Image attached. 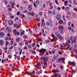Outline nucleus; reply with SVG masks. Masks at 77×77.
Returning a JSON list of instances; mask_svg holds the SVG:
<instances>
[{
	"label": "nucleus",
	"mask_w": 77,
	"mask_h": 77,
	"mask_svg": "<svg viewBox=\"0 0 77 77\" xmlns=\"http://www.w3.org/2000/svg\"><path fill=\"white\" fill-rule=\"evenodd\" d=\"M73 3L76 5H77V3H76V2H75V0H73Z\"/></svg>",
	"instance_id": "nucleus-60"
},
{
	"label": "nucleus",
	"mask_w": 77,
	"mask_h": 77,
	"mask_svg": "<svg viewBox=\"0 0 77 77\" xmlns=\"http://www.w3.org/2000/svg\"><path fill=\"white\" fill-rule=\"evenodd\" d=\"M67 14L68 15H71V12L69 11H67Z\"/></svg>",
	"instance_id": "nucleus-40"
},
{
	"label": "nucleus",
	"mask_w": 77,
	"mask_h": 77,
	"mask_svg": "<svg viewBox=\"0 0 77 77\" xmlns=\"http://www.w3.org/2000/svg\"><path fill=\"white\" fill-rule=\"evenodd\" d=\"M9 44L8 42H6V46H7Z\"/></svg>",
	"instance_id": "nucleus-58"
},
{
	"label": "nucleus",
	"mask_w": 77,
	"mask_h": 77,
	"mask_svg": "<svg viewBox=\"0 0 77 77\" xmlns=\"http://www.w3.org/2000/svg\"><path fill=\"white\" fill-rule=\"evenodd\" d=\"M32 53H34V54H36V52H35V51H33Z\"/></svg>",
	"instance_id": "nucleus-64"
},
{
	"label": "nucleus",
	"mask_w": 77,
	"mask_h": 77,
	"mask_svg": "<svg viewBox=\"0 0 77 77\" xmlns=\"http://www.w3.org/2000/svg\"><path fill=\"white\" fill-rule=\"evenodd\" d=\"M58 57H59V54H56V55H54V60H57V59Z\"/></svg>",
	"instance_id": "nucleus-6"
},
{
	"label": "nucleus",
	"mask_w": 77,
	"mask_h": 77,
	"mask_svg": "<svg viewBox=\"0 0 77 77\" xmlns=\"http://www.w3.org/2000/svg\"><path fill=\"white\" fill-rule=\"evenodd\" d=\"M46 51V49H40V50L39 53H44Z\"/></svg>",
	"instance_id": "nucleus-4"
},
{
	"label": "nucleus",
	"mask_w": 77,
	"mask_h": 77,
	"mask_svg": "<svg viewBox=\"0 0 77 77\" xmlns=\"http://www.w3.org/2000/svg\"><path fill=\"white\" fill-rule=\"evenodd\" d=\"M66 4H68V1L66 0L64 2V5L66 6L67 5Z\"/></svg>",
	"instance_id": "nucleus-33"
},
{
	"label": "nucleus",
	"mask_w": 77,
	"mask_h": 77,
	"mask_svg": "<svg viewBox=\"0 0 77 77\" xmlns=\"http://www.w3.org/2000/svg\"><path fill=\"white\" fill-rule=\"evenodd\" d=\"M8 10L9 11H12V9L11 8H8Z\"/></svg>",
	"instance_id": "nucleus-42"
},
{
	"label": "nucleus",
	"mask_w": 77,
	"mask_h": 77,
	"mask_svg": "<svg viewBox=\"0 0 77 77\" xmlns=\"http://www.w3.org/2000/svg\"><path fill=\"white\" fill-rule=\"evenodd\" d=\"M55 77H61V76H60V75L57 74L56 75H55Z\"/></svg>",
	"instance_id": "nucleus-19"
},
{
	"label": "nucleus",
	"mask_w": 77,
	"mask_h": 77,
	"mask_svg": "<svg viewBox=\"0 0 77 77\" xmlns=\"http://www.w3.org/2000/svg\"><path fill=\"white\" fill-rule=\"evenodd\" d=\"M42 7L43 8H45L46 7V5L45 4H43L42 5Z\"/></svg>",
	"instance_id": "nucleus-50"
},
{
	"label": "nucleus",
	"mask_w": 77,
	"mask_h": 77,
	"mask_svg": "<svg viewBox=\"0 0 77 77\" xmlns=\"http://www.w3.org/2000/svg\"><path fill=\"white\" fill-rule=\"evenodd\" d=\"M25 31L24 30H22V31L21 32V35L22 36L24 34Z\"/></svg>",
	"instance_id": "nucleus-28"
},
{
	"label": "nucleus",
	"mask_w": 77,
	"mask_h": 77,
	"mask_svg": "<svg viewBox=\"0 0 77 77\" xmlns=\"http://www.w3.org/2000/svg\"><path fill=\"white\" fill-rule=\"evenodd\" d=\"M63 45H61L60 46V49L61 50H63Z\"/></svg>",
	"instance_id": "nucleus-46"
},
{
	"label": "nucleus",
	"mask_w": 77,
	"mask_h": 77,
	"mask_svg": "<svg viewBox=\"0 0 77 77\" xmlns=\"http://www.w3.org/2000/svg\"><path fill=\"white\" fill-rule=\"evenodd\" d=\"M3 2L5 5H7L8 3V1L6 0H3Z\"/></svg>",
	"instance_id": "nucleus-25"
},
{
	"label": "nucleus",
	"mask_w": 77,
	"mask_h": 77,
	"mask_svg": "<svg viewBox=\"0 0 77 77\" xmlns=\"http://www.w3.org/2000/svg\"><path fill=\"white\" fill-rule=\"evenodd\" d=\"M33 5H34L35 7V8H37V5H36L35 4V2H34V3H33Z\"/></svg>",
	"instance_id": "nucleus-37"
},
{
	"label": "nucleus",
	"mask_w": 77,
	"mask_h": 77,
	"mask_svg": "<svg viewBox=\"0 0 77 77\" xmlns=\"http://www.w3.org/2000/svg\"><path fill=\"white\" fill-rule=\"evenodd\" d=\"M71 64L73 66H75V63L74 61L72 62Z\"/></svg>",
	"instance_id": "nucleus-24"
},
{
	"label": "nucleus",
	"mask_w": 77,
	"mask_h": 77,
	"mask_svg": "<svg viewBox=\"0 0 77 77\" xmlns=\"http://www.w3.org/2000/svg\"><path fill=\"white\" fill-rule=\"evenodd\" d=\"M64 29V27H63V26H61V27L60 29H59V31H60V30L63 31Z\"/></svg>",
	"instance_id": "nucleus-16"
},
{
	"label": "nucleus",
	"mask_w": 77,
	"mask_h": 77,
	"mask_svg": "<svg viewBox=\"0 0 77 77\" xmlns=\"http://www.w3.org/2000/svg\"><path fill=\"white\" fill-rule=\"evenodd\" d=\"M45 21V20L43 18H42V23H41L42 25L43 26H45V23H44Z\"/></svg>",
	"instance_id": "nucleus-7"
},
{
	"label": "nucleus",
	"mask_w": 77,
	"mask_h": 77,
	"mask_svg": "<svg viewBox=\"0 0 77 77\" xmlns=\"http://www.w3.org/2000/svg\"><path fill=\"white\" fill-rule=\"evenodd\" d=\"M26 74H27L28 75H32V74L31 73V72H26Z\"/></svg>",
	"instance_id": "nucleus-18"
},
{
	"label": "nucleus",
	"mask_w": 77,
	"mask_h": 77,
	"mask_svg": "<svg viewBox=\"0 0 77 77\" xmlns=\"http://www.w3.org/2000/svg\"><path fill=\"white\" fill-rule=\"evenodd\" d=\"M41 60H43L44 62L48 61V60L47 58H45V57H41Z\"/></svg>",
	"instance_id": "nucleus-2"
},
{
	"label": "nucleus",
	"mask_w": 77,
	"mask_h": 77,
	"mask_svg": "<svg viewBox=\"0 0 77 77\" xmlns=\"http://www.w3.org/2000/svg\"><path fill=\"white\" fill-rule=\"evenodd\" d=\"M20 9L21 10H23V6H20Z\"/></svg>",
	"instance_id": "nucleus-52"
},
{
	"label": "nucleus",
	"mask_w": 77,
	"mask_h": 77,
	"mask_svg": "<svg viewBox=\"0 0 77 77\" xmlns=\"http://www.w3.org/2000/svg\"><path fill=\"white\" fill-rule=\"evenodd\" d=\"M14 27H16L17 26V24L15 23L14 24Z\"/></svg>",
	"instance_id": "nucleus-53"
},
{
	"label": "nucleus",
	"mask_w": 77,
	"mask_h": 77,
	"mask_svg": "<svg viewBox=\"0 0 77 77\" xmlns=\"http://www.w3.org/2000/svg\"><path fill=\"white\" fill-rule=\"evenodd\" d=\"M55 72H56L57 73L59 72V70L57 69H56Z\"/></svg>",
	"instance_id": "nucleus-63"
},
{
	"label": "nucleus",
	"mask_w": 77,
	"mask_h": 77,
	"mask_svg": "<svg viewBox=\"0 0 77 77\" xmlns=\"http://www.w3.org/2000/svg\"><path fill=\"white\" fill-rule=\"evenodd\" d=\"M8 49V48H7V46H6V48H5H5H4V49L5 50H7Z\"/></svg>",
	"instance_id": "nucleus-57"
},
{
	"label": "nucleus",
	"mask_w": 77,
	"mask_h": 77,
	"mask_svg": "<svg viewBox=\"0 0 77 77\" xmlns=\"http://www.w3.org/2000/svg\"><path fill=\"white\" fill-rule=\"evenodd\" d=\"M4 43V42L2 40H0V45L1 46H2L3 45Z\"/></svg>",
	"instance_id": "nucleus-12"
},
{
	"label": "nucleus",
	"mask_w": 77,
	"mask_h": 77,
	"mask_svg": "<svg viewBox=\"0 0 77 77\" xmlns=\"http://www.w3.org/2000/svg\"><path fill=\"white\" fill-rule=\"evenodd\" d=\"M18 49H19V51H20V54H19V55H20L21 54L22 52V49H20V48H18Z\"/></svg>",
	"instance_id": "nucleus-21"
},
{
	"label": "nucleus",
	"mask_w": 77,
	"mask_h": 77,
	"mask_svg": "<svg viewBox=\"0 0 77 77\" xmlns=\"http://www.w3.org/2000/svg\"><path fill=\"white\" fill-rule=\"evenodd\" d=\"M72 32L73 33L75 32L74 30L73 29V28H72L71 29Z\"/></svg>",
	"instance_id": "nucleus-61"
},
{
	"label": "nucleus",
	"mask_w": 77,
	"mask_h": 77,
	"mask_svg": "<svg viewBox=\"0 0 77 77\" xmlns=\"http://www.w3.org/2000/svg\"><path fill=\"white\" fill-rule=\"evenodd\" d=\"M52 53L53 54H54V53H55V49L52 50Z\"/></svg>",
	"instance_id": "nucleus-35"
},
{
	"label": "nucleus",
	"mask_w": 77,
	"mask_h": 77,
	"mask_svg": "<svg viewBox=\"0 0 77 77\" xmlns=\"http://www.w3.org/2000/svg\"><path fill=\"white\" fill-rule=\"evenodd\" d=\"M35 3L37 5H39L40 4V2L38 0H37L35 2Z\"/></svg>",
	"instance_id": "nucleus-10"
},
{
	"label": "nucleus",
	"mask_w": 77,
	"mask_h": 77,
	"mask_svg": "<svg viewBox=\"0 0 77 77\" xmlns=\"http://www.w3.org/2000/svg\"><path fill=\"white\" fill-rule=\"evenodd\" d=\"M53 14L54 15H56V11L55 10H54L53 12Z\"/></svg>",
	"instance_id": "nucleus-44"
},
{
	"label": "nucleus",
	"mask_w": 77,
	"mask_h": 77,
	"mask_svg": "<svg viewBox=\"0 0 77 77\" xmlns=\"http://www.w3.org/2000/svg\"><path fill=\"white\" fill-rule=\"evenodd\" d=\"M58 38L60 40H63V37L62 36H59Z\"/></svg>",
	"instance_id": "nucleus-22"
},
{
	"label": "nucleus",
	"mask_w": 77,
	"mask_h": 77,
	"mask_svg": "<svg viewBox=\"0 0 77 77\" xmlns=\"http://www.w3.org/2000/svg\"><path fill=\"white\" fill-rule=\"evenodd\" d=\"M19 45L20 46L22 47L23 45V42H20V43Z\"/></svg>",
	"instance_id": "nucleus-34"
},
{
	"label": "nucleus",
	"mask_w": 77,
	"mask_h": 77,
	"mask_svg": "<svg viewBox=\"0 0 77 77\" xmlns=\"http://www.w3.org/2000/svg\"><path fill=\"white\" fill-rule=\"evenodd\" d=\"M20 32H19L17 31L16 33V35H20Z\"/></svg>",
	"instance_id": "nucleus-38"
},
{
	"label": "nucleus",
	"mask_w": 77,
	"mask_h": 77,
	"mask_svg": "<svg viewBox=\"0 0 77 77\" xmlns=\"http://www.w3.org/2000/svg\"><path fill=\"white\" fill-rule=\"evenodd\" d=\"M13 33L15 35H16V33L17 32V30L16 29H14L13 31Z\"/></svg>",
	"instance_id": "nucleus-15"
},
{
	"label": "nucleus",
	"mask_w": 77,
	"mask_h": 77,
	"mask_svg": "<svg viewBox=\"0 0 77 77\" xmlns=\"http://www.w3.org/2000/svg\"><path fill=\"white\" fill-rule=\"evenodd\" d=\"M23 4H25L26 3H27V1H25L23 0Z\"/></svg>",
	"instance_id": "nucleus-39"
},
{
	"label": "nucleus",
	"mask_w": 77,
	"mask_h": 77,
	"mask_svg": "<svg viewBox=\"0 0 77 77\" xmlns=\"http://www.w3.org/2000/svg\"><path fill=\"white\" fill-rule=\"evenodd\" d=\"M66 18L67 19H69V18L70 17L69 16H68V15L66 16Z\"/></svg>",
	"instance_id": "nucleus-59"
},
{
	"label": "nucleus",
	"mask_w": 77,
	"mask_h": 77,
	"mask_svg": "<svg viewBox=\"0 0 77 77\" xmlns=\"http://www.w3.org/2000/svg\"><path fill=\"white\" fill-rule=\"evenodd\" d=\"M51 37L55 39V35H54V34H51Z\"/></svg>",
	"instance_id": "nucleus-43"
},
{
	"label": "nucleus",
	"mask_w": 77,
	"mask_h": 77,
	"mask_svg": "<svg viewBox=\"0 0 77 77\" xmlns=\"http://www.w3.org/2000/svg\"><path fill=\"white\" fill-rule=\"evenodd\" d=\"M55 2L56 3L57 5H59V3H58V2H57V0H55Z\"/></svg>",
	"instance_id": "nucleus-48"
},
{
	"label": "nucleus",
	"mask_w": 77,
	"mask_h": 77,
	"mask_svg": "<svg viewBox=\"0 0 77 77\" xmlns=\"http://www.w3.org/2000/svg\"><path fill=\"white\" fill-rule=\"evenodd\" d=\"M28 9L30 11H31L32 10V6L31 5H28Z\"/></svg>",
	"instance_id": "nucleus-5"
},
{
	"label": "nucleus",
	"mask_w": 77,
	"mask_h": 77,
	"mask_svg": "<svg viewBox=\"0 0 77 77\" xmlns=\"http://www.w3.org/2000/svg\"><path fill=\"white\" fill-rule=\"evenodd\" d=\"M10 3H11V5H15V3L13 2H12V3L10 2Z\"/></svg>",
	"instance_id": "nucleus-47"
},
{
	"label": "nucleus",
	"mask_w": 77,
	"mask_h": 77,
	"mask_svg": "<svg viewBox=\"0 0 77 77\" xmlns=\"http://www.w3.org/2000/svg\"><path fill=\"white\" fill-rule=\"evenodd\" d=\"M20 41V38H18L16 39V42H19Z\"/></svg>",
	"instance_id": "nucleus-17"
},
{
	"label": "nucleus",
	"mask_w": 77,
	"mask_h": 77,
	"mask_svg": "<svg viewBox=\"0 0 77 77\" xmlns=\"http://www.w3.org/2000/svg\"><path fill=\"white\" fill-rule=\"evenodd\" d=\"M8 57L9 59H11L12 57V55H8Z\"/></svg>",
	"instance_id": "nucleus-41"
},
{
	"label": "nucleus",
	"mask_w": 77,
	"mask_h": 77,
	"mask_svg": "<svg viewBox=\"0 0 77 77\" xmlns=\"http://www.w3.org/2000/svg\"><path fill=\"white\" fill-rule=\"evenodd\" d=\"M49 21L50 22V23H52L53 21V20L52 19V18H49Z\"/></svg>",
	"instance_id": "nucleus-20"
},
{
	"label": "nucleus",
	"mask_w": 77,
	"mask_h": 77,
	"mask_svg": "<svg viewBox=\"0 0 77 77\" xmlns=\"http://www.w3.org/2000/svg\"><path fill=\"white\" fill-rule=\"evenodd\" d=\"M17 59L18 60H20V57L19 56V55H18V56H17Z\"/></svg>",
	"instance_id": "nucleus-31"
},
{
	"label": "nucleus",
	"mask_w": 77,
	"mask_h": 77,
	"mask_svg": "<svg viewBox=\"0 0 77 77\" xmlns=\"http://www.w3.org/2000/svg\"><path fill=\"white\" fill-rule=\"evenodd\" d=\"M56 18L57 20H59L61 19V15L57 14L56 16Z\"/></svg>",
	"instance_id": "nucleus-1"
},
{
	"label": "nucleus",
	"mask_w": 77,
	"mask_h": 77,
	"mask_svg": "<svg viewBox=\"0 0 77 77\" xmlns=\"http://www.w3.org/2000/svg\"><path fill=\"white\" fill-rule=\"evenodd\" d=\"M8 23L9 25H12L13 24V21L12 20H10L8 21Z\"/></svg>",
	"instance_id": "nucleus-8"
},
{
	"label": "nucleus",
	"mask_w": 77,
	"mask_h": 77,
	"mask_svg": "<svg viewBox=\"0 0 77 77\" xmlns=\"http://www.w3.org/2000/svg\"><path fill=\"white\" fill-rule=\"evenodd\" d=\"M23 38L24 39H27L28 38V36L26 35H24L23 36Z\"/></svg>",
	"instance_id": "nucleus-26"
},
{
	"label": "nucleus",
	"mask_w": 77,
	"mask_h": 77,
	"mask_svg": "<svg viewBox=\"0 0 77 77\" xmlns=\"http://www.w3.org/2000/svg\"><path fill=\"white\" fill-rule=\"evenodd\" d=\"M36 45V43H32V47H35V46Z\"/></svg>",
	"instance_id": "nucleus-45"
},
{
	"label": "nucleus",
	"mask_w": 77,
	"mask_h": 77,
	"mask_svg": "<svg viewBox=\"0 0 77 77\" xmlns=\"http://www.w3.org/2000/svg\"><path fill=\"white\" fill-rule=\"evenodd\" d=\"M47 29L49 30H51V28L50 27H47Z\"/></svg>",
	"instance_id": "nucleus-49"
},
{
	"label": "nucleus",
	"mask_w": 77,
	"mask_h": 77,
	"mask_svg": "<svg viewBox=\"0 0 77 77\" xmlns=\"http://www.w3.org/2000/svg\"><path fill=\"white\" fill-rule=\"evenodd\" d=\"M7 36H8L9 37H10L11 36V34L10 33H8L7 35Z\"/></svg>",
	"instance_id": "nucleus-56"
},
{
	"label": "nucleus",
	"mask_w": 77,
	"mask_h": 77,
	"mask_svg": "<svg viewBox=\"0 0 77 77\" xmlns=\"http://www.w3.org/2000/svg\"><path fill=\"white\" fill-rule=\"evenodd\" d=\"M72 17L74 18H75L76 17V14L75 13H72Z\"/></svg>",
	"instance_id": "nucleus-13"
},
{
	"label": "nucleus",
	"mask_w": 77,
	"mask_h": 77,
	"mask_svg": "<svg viewBox=\"0 0 77 77\" xmlns=\"http://www.w3.org/2000/svg\"><path fill=\"white\" fill-rule=\"evenodd\" d=\"M30 14L32 15V16H33L35 15V13L33 11H32V13L30 12Z\"/></svg>",
	"instance_id": "nucleus-29"
},
{
	"label": "nucleus",
	"mask_w": 77,
	"mask_h": 77,
	"mask_svg": "<svg viewBox=\"0 0 77 77\" xmlns=\"http://www.w3.org/2000/svg\"><path fill=\"white\" fill-rule=\"evenodd\" d=\"M58 61L57 62L59 63L60 62L62 61H65V58H59L58 59Z\"/></svg>",
	"instance_id": "nucleus-3"
},
{
	"label": "nucleus",
	"mask_w": 77,
	"mask_h": 77,
	"mask_svg": "<svg viewBox=\"0 0 77 77\" xmlns=\"http://www.w3.org/2000/svg\"><path fill=\"white\" fill-rule=\"evenodd\" d=\"M11 38H9L8 37H6V38L5 39V40L6 41H7L8 40V39L9 40H11Z\"/></svg>",
	"instance_id": "nucleus-23"
},
{
	"label": "nucleus",
	"mask_w": 77,
	"mask_h": 77,
	"mask_svg": "<svg viewBox=\"0 0 77 77\" xmlns=\"http://www.w3.org/2000/svg\"><path fill=\"white\" fill-rule=\"evenodd\" d=\"M8 54H11L12 51H11V50H8Z\"/></svg>",
	"instance_id": "nucleus-30"
},
{
	"label": "nucleus",
	"mask_w": 77,
	"mask_h": 77,
	"mask_svg": "<svg viewBox=\"0 0 77 77\" xmlns=\"http://www.w3.org/2000/svg\"><path fill=\"white\" fill-rule=\"evenodd\" d=\"M59 34V32H56L55 33V35L56 36H57V35Z\"/></svg>",
	"instance_id": "nucleus-55"
},
{
	"label": "nucleus",
	"mask_w": 77,
	"mask_h": 77,
	"mask_svg": "<svg viewBox=\"0 0 77 77\" xmlns=\"http://www.w3.org/2000/svg\"><path fill=\"white\" fill-rule=\"evenodd\" d=\"M37 20H38V21L39 22L40 21V18L39 17H38V18H37Z\"/></svg>",
	"instance_id": "nucleus-51"
},
{
	"label": "nucleus",
	"mask_w": 77,
	"mask_h": 77,
	"mask_svg": "<svg viewBox=\"0 0 77 77\" xmlns=\"http://www.w3.org/2000/svg\"><path fill=\"white\" fill-rule=\"evenodd\" d=\"M70 9V8L69 7H66L65 8V11H68Z\"/></svg>",
	"instance_id": "nucleus-9"
},
{
	"label": "nucleus",
	"mask_w": 77,
	"mask_h": 77,
	"mask_svg": "<svg viewBox=\"0 0 77 77\" xmlns=\"http://www.w3.org/2000/svg\"><path fill=\"white\" fill-rule=\"evenodd\" d=\"M48 13L49 14H51L52 13V12L51 10H49L48 11Z\"/></svg>",
	"instance_id": "nucleus-36"
},
{
	"label": "nucleus",
	"mask_w": 77,
	"mask_h": 77,
	"mask_svg": "<svg viewBox=\"0 0 77 77\" xmlns=\"http://www.w3.org/2000/svg\"><path fill=\"white\" fill-rule=\"evenodd\" d=\"M63 21L62 20H60L59 21V23L60 24H62L63 23Z\"/></svg>",
	"instance_id": "nucleus-14"
},
{
	"label": "nucleus",
	"mask_w": 77,
	"mask_h": 77,
	"mask_svg": "<svg viewBox=\"0 0 77 77\" xmlns=\"http://www.w3.org/2000/svg\"><path fill=\"white\" fill-rule=\"evenodd\" d=\"M8 31L9 33H11L12 31L11 29V28H8Z\"/></svg>",
	"instance_id": "nucleus-32"
},
{
	"label": "nucleus",
	"mask_w": 77,
	"mask_h": 77,
	"mask_svg": "<svg viewBox=\"0 0 77 77\" xmlns=\"http://www.w3.org/2000/svg\"><path fill=\"white\" fill-rule=\"evenodd\" d=\"M50 42V41L48 40H45V43H49Z\"/></svg>",
	"instance_id": "nucleus-54"
},
{
	"label": "nucleus",
	"mask_w": 77,
	"mask_h": 77,
	"mask_svg": "<svg viewBox=\"0 0 77 77\" xmlns=\"http://www.w3.org/2000/svg\"><path fill=\"white\" fill-rule=\"evenodd\" d=\"M5 35V34L3 32H0V35L1 37H3Z\"/></svg>",
	"instance_id": "nucleus-11"
},
{
	"label": "nucleus",
	"mask_w": 77,
	"mask_h": 77,
	"mask_svg": "<svg viewBox=\"0 0 77 77\" xmlns=\"http://www.w3.org/2000/svg\"><path fill=\"white\" fill-rule=\"evenodd\" d=\"M13 48V46H11V47L9 48V50H12Z\"/></svg>",
	"instance_id": "nucleus-62"
},
{
	"label": "nucleus",
	"mask_w": 77,
	"mask_h": 77,
	"mask_svg": "<svg viewBox=\"0 0 77 77\" xmlns=\"http://www.w3.org/2000/svg\"><path fill=\"white\" fill-rule=\"evenodd\" d=\"M46 23V24L47 25L49 26H50V23L49 22H48V21H47Z\"/></svg>",
	"instance_id": "nucleus-27"
}]
</instances>
